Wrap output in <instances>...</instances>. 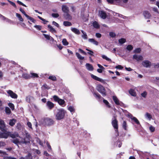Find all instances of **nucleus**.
Masks as SVG:
<instances>
[{
  "mask_svg": "<svg viewBox=\"0 0 159 159\" xmlns=\"http://www.w3.org/2000/svg\"><path fill=\"white\" fill-rule=\"evenodd\" d=\"M55 121L49 117L45 118L42 120V124L45 126H49L54 125Z\"/></svg>",
  "mask_w": 159,
  "mask_h": 159,
  "instance_id": "1",
  "label": "nucleus"
},
{
  "mask_svg": "<svg viewBox=\"0 0 159 159\" xmlns=\"http://www.w3.org/2000/svg\"><path fill=\"white\" fill-rule=\"evenodd\" d=\"M116 117V116H113L112 119L111 124L114 129H115V132L117 133V135H119L118 121Z\"/></svg>",
  "mask_w": 159,
  "mask_h": 159,
  "instance_id": "2",
  "label": "nucleus"
},
{
  "mask_svg": "<svg viewBox=\"0 0 159 159\" xmlns=\"http://www.w3.org/2000/svg\"><path fill=\"white\" fill-rule=\"evenodd\" d=\"M65 112L63 109L58 110L56 115V119L59 120L63 119L65 116Z\"/></svg>",
  "mask_w": 159,
  "mask_h": 159,
  "instance_id": "3",
  "label": "nucleus"
},
{
  "mask_svg": "<svg viewBox=\"0 0 159 159\" xmlns=\"http://www.w3.org/2000/svg\"><path fill=\"white\" fill-rule=\"evenodd\" d=\"M97 89L103 96H105L106 95L107 93L106 89L101 84H98L97 85Z\"/></svg>",
  "mask_w": 159,
  "mask_h": 159,
  "instance_id": "4",
  "label": "nucleus"
},
{
  "mask_svg": "<svg viewBox=\"0 0 159 159\" xmlns=\"http://www.w3.org/2000/svg\"><path fill=\"white\" fill-rule=\"evenodd\" d=\"M53 98L55 101L57 102L60 105L62 106L65 102L64 100L60 98L57 96L54 95Z\"/></svg>",
  "mask_w": 159,
  "mask_h": 159,
  "instance_id": "5",
  "label": "nucleus"
},
{
  "mask_svg": "<svg viewBox=\"0 0 159 159\" xmlns=\"http://www.w3.org/2000/svg\"><path fill=\"white\" fill-rule=\"evenodd\" d=\"M7 92L8 95V96H10L12 98L14 99H17V95L13 92L12 90H7Z\"/></svg>",
  "mask_w": 159,
  "mask_h": 159,
  "instance_id": "6",
  "label": "nucleus"
},
{
  "mask_svg": "<svg viewBox=\"0 0 159 159\" xmlns=\"http://www.w3.org/2000/svg\"><path fill=\"white\" fill-rule=\"evenodd\" d=\"M107 1L109 3L111 4H116L120 6H122V1L121 0H107Z\"/></svg>",
  "mask_w": 159,
  "mask_h": 159,
  "instance_id": "7",
  "label": "nucleus"
},
{
  "mask_svg": "<svg viewBox=\"0 0 159 159\" xmlns=\"http://www.w3.org/2000/svg\"><path fill=\"white\" fill-rule=\"evenodd\" d=\"M3 133H0V138L7 139L9 136V132L6 131L3 132Z\"/></svg>",
  "mask_w": 159,
  "mask_h": 159,
  "instance_id": "8",
  "label": "nucleus"
},
{
  "mask_svg": "<svg viewBox=\"0 0 159 159\" xmlns=\"http://www.w3.org/2000/svg\"><path fill=\"white\" fill-rule=\"evenodd\" d=\"M6 125L4 122L2 120H1L0 121V129L2 132L6 131L5 128Z\"/></svg>",
  "mask_w": 159,
  "mask_h": 159,
  "instance_id": "9",
  "label": "nucleus"
},
{
  "mask_svg": "<svg viewBox=\"0 0 159 159\" xmlns=\"http://www.w3.org/2000/svg\"><path fill=\"white\" fill-rule=\"evenodd\" d=\"M142 65L143 66L146 67H150L151 65V62L148 60H145L143 61L142 63Z\"/></svg>",
  "mask_w": 159,
  "mask_h": 159,
  "instance_id": "10",
  "label": "nucleus"
},
{
  "mask_svg": "<svg viewBox=\"0 0 159 159\" xmlns=\"http://www.w3.org/2000/svg\"><path fill=\"white\" fill-rule=\"evenodd\" d=\"M99 13L100 17L102 19H105L107 17V14L104 11H99Z\"/></svg>",
  "mask_w": 159,
  "mask_h": 159,
  "instance_id": "11",
  "label": "nucleus"
},
{
  "mask_svg": "<svg viewBox=\"0 0 159 159\" xmlns=\"http://www.w3.org/2000/svg\"><path fill=\"white\" fill-rule=\"evenodd\" d=\"M69 12L64 13L63 16L66 20H71L72 19V16L69 13Z\"/></svg>",
  "mask_w": 159,
  "mask_h": 159,
  "instance_id": "12",
  "label": "nucleus"
},
{
  "mask_svg": "<svg viewBox=\"0 0 159 159\" xmlns=\"http://www.w3.org/2000/svg\"><path fill=\"white\" fill-rule=\"evenodd\" d=\"M46 106L50 110L52 109L54 107V104L50 101H48L46 103Z\"/></svg>",
  "mask_w": 159,
  "mask_h": 159,
  "instance_id": "13",
  "label": "nucleus"
},
{
  "mask_svg": "<svg viewBox=\"0 0 159 159\" xmlns=\"http://www.w3.org/2000/svg\"><path fill=\"white\" fill-rule=\"evenodd\" d=\"M133 58L138 61L143 60V57L142 56H138L137 55L134 54L133 56Z\"/></svg>",
  "mask_w": 159,
  "mask_h": 159,
  "instance_id": "14",
  "label": "nucleus"
},
{
  "mask_svg": "<svg viewBox=\"0 0 159 159\" xmlns=\"http://www.w3.org/2000/svg\"><path fill=\"white\" fill-rule=\"evenodd\" d=\"M93 94L95 98L98 100L102 99H103V98H102L100 95L97 92H93Z\"/></svg>",
  "mask_w": 159,
  "mask_h": 159,
  "instance_id": "15",
  "label": "nucleus"
},
{
  "mask_svg": "<svg viewBox=\"0 0 159 159\" xmlns=\"http://www.w3.org/2000/svg\"><path fill=\"white\" fill-rule=\"evenodd\" d=\"M91 77L93 79H94V80H96L99 81L102 83L104 82V80H103L98 77H97L95 75H94L93 74H92L91 75Z\"/></svg>",
  "mask_w": 159,
  "mask_h": 159,
  "instance_id": "16",
  "label": "nucleus"
},
{
  "mask_svg": "<svg viewBox=\"0 0 159 159\" xmlns=\"http://www.w3.org/2000/svg\"><path fill=\"white\" fill-rule=\"evenodd\" d=\"M62 10L65 13L69 12V8L66 5L62 6Z\"/></svg>",
  "mask_w": 159,
  "mask_h": 159,
  "instance_id": "17",
  "label": "nucleus"
},
{
  "mask_svg": "<svg viewBox=\"0 0 159 159\" xmlns=\"http://www.w3.org/2000/svg\"><path fill=\"white\" fill-rule=\"evenodd\" d=\"M25 139H27V140L26 141H24V143L27 144L28 143H30V134L28 133H26V137H25Z\"/></svg>",
  "mask_w": 159,
  "mask_h": 159,
  "instance_id": "18",
  "label": "nucleus"
},
{
  "mask_svg": "<svg viewBox=\"0 0 159 159\" xmlns=\"http://www.w3.org/2000/svg\"><path fill=\"white\" fill-rule=\"evenodd\" d=\"M143 14L144 17L146 18H150L151 15L150 13L148 11H145L143 12Z\"/></svg>",
  "mask_w": 159,
  "mask_h": 159,
  "instance_id": "19",
  "label": "nucleus"
},
{
  "mask_svg": "<svg viewBox=\"0 0 159 159\" xmlns=\"http://www.w3.org/2000/svg\"><path fill=\"white\" fill-rule=\"evenodd\" d=\"M22 77L26 80L30 79L31 78L30 75L26 73H23L22 74Z\"/></svg>",
  "mask_w": 159,
  "mask_h": 159,
  "instance_id": "20",
  "label": "nucleus"
},
{
  "mask_svg": "<svg viewBox=\"0 0 159 159\" xmlns=\"http://www.w3.org/2000/svg\"><path fill=\"white\" fill-rule=\"evenodd\" d=\"M16 122V120L15 119H11L9 120V125L11 126H13Z\"/></svg>",
  "mask_w": 159,
  "mask_h": 159,
  "instance_id": "21",
  "label": "nucleus"
},
{
  "mask_svg": "<svg viewBox=\"0 0 159 159\" xmlns=\"http://www.w3.org/2000/svg\"><path fill=\"white\" fill-rule=\"evenodd\" d=\"M86 66L87 69L90 71H93V67L92 65L89 63H86Z\"/></svg>",
  "mask_w": 159,
  "mask_h": 159,
  "instance_id": "22",
  "label": "nucleus"
},
{
  "mask_svg": "<svg viewBox=\"0 0 159 159\" xmlns=\"http://www.w3.org/2000/svg\"><path fill=\"white\" fill-rule=\"evenodd\" d=\"M112 99L116 104L117 105H120V104L119 101L116 96H113Z\"/></svg>",
  "mask_w": 159,
  "mask_h": 159,
  "instance_id": "23",
  "label": "nucleus"
},
{
  "mask_svg": "<svg viewBox=\"0 0 159 159\" xmlns=\"http://www.w3.org/2000/svg\"><path fill=\"white\" fill-rule=\"evenodd\" d=\"M130 118L137 125L140 124L139 122L137 119L135 117H134L132 115H131V116L130 117Z\"/></svg>",
  "mask_w": 159,
  "mask_h": 159,
  "instance_id": "24",
  "label": "nucleus"
},
{
  "mask_svg": "<svg viewBox=\"0 0 159 159\" xmlns=\"http://www.w3.org/2000/svg\"><path fill=\"white\" fill-rule=\"evenodd\" d=\"M71 31L75 34L79 35L80 34L79 30L77 28H71Z\"/></svg>",
  "mask_w": 159,
  "mask_h": 159,
  "instance_id": "25",
  "label": "nucleus"
},
{
  "mask_svg": "<svg viewBox=\"0 0 159 159\" xmlns=\"http://www.w3.org/2000/svg\"><path fill=\"white\" fill-rule=\"evenodd\" d=\"M48 28L50 29L49 31L52 33H56L57 31L55 29L52 27L50 25H48Z\"/></svg>",
  "mask_w": 159,
  "mask_h": 159,
  "instance_id": "26",
  "label": "nucleus"
},
{
  "mask_svg": "<svg viewBox=\"0 0 159 159\" xmlns=\"http://www.w3.org/2000/svg\"><path fill=\"white\" fill-rule=\"evenodd\" d=\"M129 93L132 96L135 97L136 96V93L135 90L132 89H130L129 91Z\"/></svg>",
  "mask_w": 159,
  "mask_h": 159,
  "instance_id": "27",
  "label": "nucleus"
},
{
  "mask_svg": "<svg viewBox=\"0 0 159 159\" xmlns=\"http://www.w3.org/2000/svg\"><path fill=\"white\" fill-rule=\"evenodd\" d=\"M89 41L91 43H93L94 44L98 45V43L97 41L93 39H89Z\"/></svg>",
  "mask_w": 159,
  "mask_h": 159,
  "instance_id": "28",
  "label": "nucleus"
},
{
  "mask_svg": "<svg viewBox=\"0 0 159 159\" xmlns=\"http://www.w3.org/2000/svg\"><path fill=\"white\" fill-rule=\"evenodd\" d=\"M93 25L94 27L96 29H98L100 27L99 25L98 22L96 21H95L93 22Z\"/></svg>",
  "mask_w": 159,
  "mask_h": 159,
  "instance_id": "29",
  "label": "nucleus"
},
{
  "mask_svg": "<svg viewBox=\"0 0 159 159\" xmlns=\"http://www.w3.org/2000/svg\"><path fill=\"white\" fill-rule=\"evenodd\" d=\"M63 25L65 26H70L72 25L71 23L68 21H64L63 23Z\"/></svg>",
  "mask_w": 159,
  "mask_h": 159,
  "instance_id": "30",
  "label": "nucleus"
},
{
  "mask_svg": "<svg viewBox=\"0 0 159 159\" xmlns=\"http://www.w3.org/2000/svg\"><path fill=\"white\" fill-rule=\"evenodd\" d=\"M16 15L17 17L18 18L20 21L23 22L24 21V19L22 18L21 16L19 13H16Z\"/></svg>",
  "mask_w": 159,
  "mask_h": 159,
  "instance_id": "31",
  "label": "nucleus"
},
{
  "mask_svg": "<svg viewBox=\"0 0 159 159\" xmlns=\"http://www.w3.org/2000/svg\"><path fill=\"white\" fill-rule=\"evenodd\" d=\"M11 141L12 143L19 146L18 144L20 143V142L19 141V139H18L16 138L15 139L12 140Z\"/></svg>",
  "mask_w": 159,
  "mask_h": 159,
  "instance_id": "32",
  "label": "nucleus"
},
{
  "mask_svg": "<svg viewBox=\"0 0 159 159\" xmlns=\"http://www.w3.org/2000/svg\"><path fill=\"white\" fill-rule=\"evenodd\" d=\"M5 112L8 115H10L11 113L10 109L8 107H5Z\"/></svg>",
  "mask_w": 159,
  "mask_h": 159,
  "instance_id": "33",
  "label": "nucleus"
},
{
  "mask_svg": "<svg viewBox=\"0 0 159 159\" xmlns=\"http://www.w3.org/2000/svg\"><path fill=\"white\" fill-rule=\"evenodd\" d=\"M126 41L125 39L124 38H121L118 40V42L120 44H122L125 43Z\"/></svg>",
  "mask_w": 159,
  "mask_h": 159,
  "instance_id": "34",
  "label": "nucleus"
},
{
  "mask_svg": "<svg viewBox=\"0 0 159 159\" xmlns=\"http://www.w3.org/2000/svg\"><path fill=\"white\" fill-rule=\"evenodd\" d=\"M145 117L149 119V120H150L152 118V116L148 112L146 113L145 115Z\"/></svg>",
  "mask_w": 159,
  "mask_h": 159,
  "instance_id": "35",
  "label": "nucleus"
},
{
  "mask_svg": "<svg viewBox=\"0 0 159 159\" xmlns=\"http://www.w3.org/2000/svg\"><path fill=\"white\" fill-rule=\"evenodd\" d=\"M103 103L105 104L107 107L108 108L111 107V106L110 105L109 103L107 100L103 99Z\"/></svg>",
  "mask_w": 159,
  "mask_h": 159,
  "instance_id": "36",
  "label": "nucleus"
},
{
  "mask_svg": "<svg viewBox=\"0 0 159 159\" xmlns=\"http://www.w3.org/2000/svg\"><path fill=\"white\" fill-rule=\"evenodd\" d=\"M133 47L131 45H128L127 46L126 49L129 51H131L133 49Z\"/></svg>",
  "mask_w": 159,
  "mask_h": 159,
  "instance_id": "37",
  "label": "nucleus"
},
{
  "mask_svg": "<svg viewBox=\"0 0 159 159\" xmlns=\"http://www.w3.org/2000/svg\"><path fill=\"white\" fill-rule=\"evenodd\" d=\"M30 76H31V78H38L39 77V76L38 75L35 73H30Z\"/></svg>",
  "mask_w": 159,
  "mask_h": 159,
  "instance_id": "38",
  "label": "nucleus"
},
{
  "mask_svg": "<svg viewBox=\"0 0 159 159\" xmlns=\"http://www.w3.org/2000/svg\"><path fill=\"white\" fill-rule=\"evenodd\" d=\"M48 79L53 81H56L57 80V78L55 76L50 75L49 76Z\"/></svg>",
  "mask_w": 159,
  "mask_h": 159,
  "instance_id": "39",
  "label": "nucleus"
},
{
  "mask_svg": "<svg viewBox=\"0 0 159 159\" xmlns=\"http://www.w3.org/2000/svg\"><path fill=\"white\" fill-rule=\"evenodd\" d=\"M122 127L125 130H127V123L126 121L125 120L123 121Z\"/></svg>",
  "mask_w": 159,
  "mask_h": 159,
  "instance_id": "40",
  "label": "nucleus"
},
{
  "mask_svg": "<svg viewBox=\"0 0 159 159\" xmlns=\"http://www.w3.org/2000/svg\"><path fill=\"white\" fill-rule=\"evenodd\" d=\"M63 44L65 46H67L68 45L69 43L67 41L66 39H64L62 40Z\"/></svg>",
  "mask_w": 159,
  "mask_h": 159,
  "instance_id": "41",
  "label": "nucleus"
},
{
  "mask_svg": "<svg viewBox=\"0 0 159 159\" xmlns=\"http://www.w3.org/2000/svg\"><path fill=\"white\" fill-rule=\"evenodd\" d=\"M26 17L28 19L30 20L32 22L34 23L36 22V20H34L33 18L30 17L28 15Z\"/></svg>",
  "mask_w": 159,
  "mask_h": 159,
  "instance_id": "42",
  "label": "nucleus"
},
{
  "mask_svg": "<svg viewBox=\"0 0 159 159\" xmlns=\"http://www.w3.org/2000/svg\"><path fill=\"white\" fill-rule=\"evenodd\" d=\"M141 51V49L140 48H136L133 51L134 53H139Z\"/></svg>",
  "mask_w": 159,
  "mask_h": 159,
  "instance_id": "43",
  "label": "nucleus"
},
{
  "mask_svg": "<svg viewBox=\"0 0 159 159\" xmlns=\"http://www.w3.org/2000/svg\"><path fill=\"white\" fill-rule=\"evenodd\" d=\"M76 55L78 59L80 60H83L84 59V57H82L81 55L78 52L76 53Z\"/></svg>",
  "mask_w": 159,
  "mask_h": 159,
  "instance_id": "44",
  "label": "nucleus"
},
{
  "mask_svg": "<svg viewBox=\"0 0 159 159\" xmlns=\"http://www.w3.org/2000/svg\"><path fill=\"white\" fill-rule=\"evenodd\" d=\"M25 159H33L30 153H29L25 157Z\"/></svg>",
  "mask_w": 159,
  "mask_h": 159,
  "instance_id": "45",
  "label": "nucleus"
},
{
  "mask_svg": "<svg viewBox=\"0 0 159 159\" xmlns=\"http://www.w3.org/2000/svg\"><path fill=\"white\" fill-rule=\"evenodd\" d=\"M68 109L71 112H75V109L74 108V107L72 106H70L69 107Z\"/></svg>",
  "mask_w": 159,
  "mask_h": 159,
  "instance_id": "46",
  "label": "nucleus"
},
{
  "mask_svg": "<svg viewBox=\"0 0 159 159\" xmlns=\"http://www.w3.org/2000/svg\"><path fill=\"white\" fill-rule=\"evenodd\" d=\"M8 106L10 107L11 108L12 110H13L14 109V105L12 103H9L8 104Z\"/></svg>",
  "mask_w": 159,
  "mask_h": 159,
  "instance_id": "47",
  "label": "nucleus"
},
{
  "mask_svg": "<svg viewBox=\"0 0 159 159\" xmlns=\"http://www.w3.org/2000/svg\"><path fill=\"white\" fill-rule=\"evenodd\" d=\"M43 35L44 36L45 38L48 40H50V36L49 35H48L46 34H43Z\"/></svg>",
  "mask_w": 159,
  "mask_h": 159,
  "instance_id": "48",
  "label": "nucleus"
},
{
  "mask_svg": "<svg viewBox=\"0 0 159 159\" xmlns=\"http://www.w3.org/2000/svg\"><path fill=\"white\" fill-rule=\"evenodd\" d=\"M34 27L39 30H40L42 28V26L39 25H35Z\"/></svg>",
  "mask_w": 159,
  "mask_h": 159,
  "instance_id": "49",
  "label": "nucleus"
},
{
  "mask_svg": "<svg viewBox=\"0 0 159 159\" xmlns=\"http://www.w3.org/2000/svg\"><path fill=\"white\" fill-rule=\"evenodd\" d=\"M109 35L112 38H115L116 36V34L115 33L111 32L109 33Z\"/></svg>",
  "mask_w": 159,
  "mask_h": 159,
  "instance_id": "50",
  "label": "nucleus"
},
{
  "mask_svg": "<svg viewBox=\"0 0 159 159\" xmlns=\"http://www.w3.org/2000/svg\"><path fill=\"white\" fill-rule=\"evenodd\" d=\"M147 95V92L146 91L143 92V93H141V96L143 98H146Z\"/></svg>",
  "mask_w": 159,
  "mask_h": 159,
  "instance_id": "51",
  "label": "nucleus"
},
{
  "mask_svg": "<svg viewBox=\"0 0 159 159\" xmlns=\"http://www.w3.org/2000/svg\"><path fill=\"white\" fill-rule=\"evenodd\" d=\"M102 58L103 59H105L107 61H111V59H110L108 58L107 56H105L104 55H103L102 56Z\"/></svg>",
  "mask_w": 159,
  "mask_h": 159,
  "instance_id": "52",
  "label": "nucleus"
},
{
  "mask_svg": "<svg viewBox=\"0 0 159 159\" xmlns=\"http://www.w3.org/2000/svg\"><path fill=\"white\" fill-rule=\"evenodd\" d=\"M52 16L54 18H57L59 16V14L58 13H52Z\"/></svg>",
  "mask_w": 159,
  "mask_h": 159,
  "instance_id": "53",
  "label": "nucleus"
},
{
  "mask_svg": "<svg viewBox=\"0 0 159 159\" xmlns=\"http://www.w3.org/2000/svg\"><path fill=\"white\" fill-rule=\"evenodd\" d=\"M42 87H43L44 89H48L50 88L46 84H44L42 86Z\"/></svg>",
  "mask_w": 159,
  "mask_h": 159,
  "instance_id": "54",
  "label": "nucleus"
},
{
  "mask_svg": "<svg viewBox=\"0 0 159 159\" xmlns=\"http://www.w3.org/2000/svg\"><path fill=\"white\" fill-rule=\"evenodd\" d=\"M20 10L26 17L28 15L26 13L25 11L23 9L20 8Z\"/></svg>",
  "mask_w": 159,
  "mask_h": 159,
  "instance_id": "55",
  "label": "nucleus"
},
{
  "mask_svg": "<svg viewBox=\"0 0 159 159\" xmlns=\"http://www.w3.org/2000/svg\"><path fill=\"white\" fill-rule=\"evenodd\" d=\"M7 1L13 7H16V5L15 3L14 2H12V1H10L9 0H7Z\"/></svg>",
  "mask_w": 159,
  "mask_h": 159,
  "instance_id": "56",
  "label": "nucleus"
},
{
  "mask_svg": "<svg viewBox=\"0 0 159 159\" xmlns=\"http://www.w3.org/2000/svg\"><path fill=\"white\" fill-rule=\"evenodd\" d=\"M21 125L20 123H18L16 124V128L17 129H18L19 130H20L21 129Z\"/></svg>",
  "mask_w": 159,
  "mask_h": 159,
  "instance_id": "57",
  "label": "nucleus"
},
{
  "mask_svg": "<svg viewBox=\"0 0 159 159\" xmlns=\"http://www.w3.org/2000/svg\"><path fill=\"white\" fill-rule=\"evenodd\" d=\"M149 129L151 132H152L155 131V128L154 127L152 126H151L149 127Z\"/></svg>",
  "mask_w": 159,
  "mask_h": 159,
  "instance_id": "58",
  "label": "nucleus"
},
{
  "mask_svg": "<svg viewBox=\"0 0 159 159\" xmlns=\"http://www.w3.org/2000/svg\"><path fill=\"white\" fill-rule=\"evenodd\" d=\"M82 37L84 39H87L88 38V36L86 33L82 35Z\"/></svg>",
  "mask_w": 159,
  "mask_h": 159,
  "instance_id": "59",
  "label": "nucleus"
},
{
  "mask_svg": "<svg viewBox=\"0 0 159 159\" xmlns=\"http://www.w3.org/2000/svg\"><path fill=\"white\" fill-rule=\"evenodd\" d=\"M116 68L121 70L123 68V67L120 65H118L116 66Z\"/></svg>",
  "mask_w": 159,
  "mask_h": 159,
  "instance_id": "60",
  "label": "nucleus"
},
{
  "mask_svg": "<svg viewBox=\"0 0 159 159\" xmlns=\"http://www.w3.org/2000/svg\"><path fill=\"white\" fill-rule=\"evenodd\" d=\"M9 136H10L12 138H15L16 137L15 135L14 134H11V132H9Z\"/></svg>",
  "mask_w": 159,
  "mask_h": 159,
  "instance_id": "61",
  "label": "nucleus"
},
{
  "mask_svg": "<svg viewBox=\"0 0 159 159\" xmlns=\"http://www.w3.org/2000/svg\"><path fill=\"white\" fill-rule=\"evenodd\" d=\"M17 3L19 4L20 5H21L23 6H24L25 7H26V6L22 2H21V1H19V0H18L17 2Z\"/></svg>",
  "mask_w": 159,
  "mask_h": 159,
  "instance_id": "62",
  "label": "nucleus"
},
{
  "mask_svg": "<svg viewBox=\"0 0 159 159\" xmlns=\"http://www.w3.org/2000/svg\"><path fill=\"white\" fill-rule=\"evenodd\" d=\"M52 24L53 25L56 26L57 27H59V25L57 23L55 22V21H52Z\"/></svg>",
  "mask_w": 159,
  "mask_h": 159,
  "instance_id": "63",
  "label": "nucleus"
},
{
  "mask_svg": "<svg viewBox=\"0 0 159 159\" xmlns=\"http://www.w3.org/2000/svg\"><path fill=\"white\" fill-rule=\"evenodd\" d=\"M4 159H17L16 158L11 157H4Z\"/></svg>",
  "mask_w": 159,
  "mask_h": 159,
  "instance_id": "64",
  "label": "nucleus"
}]
</instances>
